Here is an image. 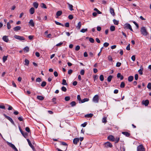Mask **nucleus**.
<instances>
[{"label": "nucleus", "mask_w": 151, "mask_h": 151, "mask_svg": "<svg viewBox=\"0 0 151 151\" xmlns=\"http://www.w3.org/2000/svg\"><path fill=\"white\" fill-rule=\"evenodd\" d=\"M140 32L141 34L144 36H146L148 34V32L145 27H142L141 28Z\"/></svg>", "instance_id": "f257e3e1"}, {"label": "nucleus", "mask_w": 151, "mask_h": 151, "mask_svg": "<svg viewBox=\"0 0 151 151\" xmlns=\"http://www.w3.org/2000/svg\"><path fill=\"white\" fill-rule=\"evenodd\" d=\"M104 145V147L106 148H108L109 147L111 148L113 146L112 144L109 142L105 143Z\"/></svg>", "instance_id": "f03ea898"}, {"label": "nucleus", "mask_w": 151, "mask_h": 151, "mask_svg": "<svg viewBox=\"0 0 151 151\" xmlns=\"http://www.w3.org/2000/svg\"><path fill=\"white\" fill-rule=\"evenodd\" d=\"M137 151H145V149L142 145H139L137 148Z\"/></svg>", "instance_id": "7ed1b4c3"}, {"label": "nucleus", "mask_w": 151, "mask_h": 151, "mask_svg": "<svg viewBox=\"0 0 151 151\" xmlns=\"http://www.w3.org/2000/svg\"><path fill=\"white\" fill-rule=\"evenodd\" d=\"M14 37L16 39L20 40H25V38L24 37L17 35H14Z\"/></svg>", "instance_id": "20e7f679"}, {"label": "nucleus", "mask_w": 151, "mask_h": 151, "mask_svg": "<svg viewBox=\"0 0 151 151\" xmlns=\"http://www.w3.org/2000/svg\"><path fill=\"white\" fill-rule=\"evenodd\" d=\"M93 101L95 103H98L99 101V96L98 95H95L93 97Z\"/></svg>", "instance_id": "39448f33"}, {"label": "nucleus", "mask_w": 151, "mask_h": 151, "mask_svg": "<svg viewBox=\"0 0 151 151\" xmlns=\"http://www.w3.org/2000/svg\"><path fill=\"white\" fill-rule=\"evenodd\" d=\"M7 143L10 147L12 148L13 149H14L16 151H18L17 149L13 144L8 142H7Z\"/></svg>", "instance_id": "423d86ee"}, {"label": "nucleus", "mask_w": 151, "mask_h": 151, "mask_svg": "<svg viewBox=\"0 0 151 151\" xmlns=\"http://www.w3.org/2000/svg\"><path fill=\"white\" fill-rule=\"evenodd\" d=\"M124 26L126 28L130 29L131 31H133L131 25L127 23L125 24Z\"/></svg>", "instance_id": "0eeeda50"}, {"label": "nucleus", "mask_w": 151, "mask_h": 151, "mask_svg": "<svg viewBox=\"0 0 151 151\" xmlns=\"http://www.w3.org/2000/svg\"><path fill=\"white\" fill-rule=\"evenodd\" d=\"M4 116H5V117L8 120H9L11 122V123L12 124H13V125H15V124H14V121H13V120H12V119L9 116H6V114H4Z\"/></svg>", "instance_id": "6e6552de"}, {"label": "nucleus", "mask_w": 151, "mask_h": 151, "mask_svg": "<svg viewBox=\"0 0 151 151\" xmlns=\"http://www.w3.org/2000/svg\"><path fill=\"white\" fill-rule=\"evenodd\" d=\"M19 129L20 132H21V134H22V135L24 137L26 138V137H27V134L26 132L24 133L20 127H19Z\"/></svg>", "instance_id": "1a4fd4ad"}, {"label": "nucleus", "mask_w": 151, "mask_h": 151, "mask_svg": "<svg viewBox=\"0 0 151 151\" xmlns=\"http://www.w3.org/2000/svg\"><path fill=\"white\" fill-rule=\"evenodd\" d=\"M107 138L109 140L112 141H114L115 140V138L114 136L112 135H110L108 136Z\"/></svg>", "instance_id": "9d476101"}, {"label": "nucleus", "mask_w": 151, "mask_h": 151, "mask_svg": "<svg viewBox=\"0 0 151 151\" xmlns=\"http://www.w3.org/2000/svg\"><path fill=\"white\" fill-rule=\"evenodd\" d=\"M79 139L78 138H74L73 139V142L74 144L77 145L78 142H79Z\"/></svg>", "instance_id": "9b49d317"}, {"label": "nucleus", "mask_w": 151, "mask_h": 151, "mask_svg": "<svg viewBox=\"0 0 151 151\" xmlns=\"http://www.w3.org/2000/svg\"><path fill=\"white\" fill-rule=\"evenodd\" d=\"M27 142L28 143V144L29 145V146L32 148L34 150V147L33 146V145H32V144L31 143V142L29 140L27 139Z\"/></svg>", "instance_id": "f8f14e48"}, {"label": "nucleus", "mask_w": 151, "mask_h": 151, "mask_svg": "<svg viewBox=\"0 0 151 151\" xmlns=\"http://www.w3.org/2000/svg\"><path fill=\"white\" fill-rule=\"evenodd\" d=\"M110 12L111 14L113 16L115 15V13L114 9L112 7H110Z\"/></svg>", "instance_id": "ddd939ff"}, {"label": "nucleus", "mask_w": 151, "mask_h": 151, "mask_svg": "<svg viewBox=\"0 0 151 151\" xmlns=\"http://www.w3.org/2000/svg\"><path fill=\"white\" fill-rule=\"evenodd\" d=\"M62 14V12L61 11H58L56 14V15L57 17L56 18H58V17L60 16Z\"/></svg>", "instance_id": "4468645a"}, {"label": "nucleus", "mask_w": 151, "mask_h": 151, "mask_svg": "<svg viewBox=\"0 0 151 151\" xmlns=\"http://www.w3.org/2000/svg\"><path fill=\"white\" fill-rule=\"evenodd\" d=\"M21 29V27L19 26H16V27H14V28H13L14 30L15 31H16V32L18 30H20Z\"/></svg>", "instance_id": "2eb2a0df"}, {"label": "nucleus", "mask_w": 151, "mask_h": 151, "mask_svg": "<svg viewBox=\"0 0 151 151\" xmlns=\"http://www.w3.org/2000/svg\"><path fill=\"white\" fill-rule=\"evenodd\" d=\"M142 103L145 106H147L149 104V101L148 100H146L145 101H142Z\"/></svg>", "instance_id": "dca6fc26"}, {"label": "nucleus", "mask_w": 151, "mask_h": 151, "mask_svg": "<svg viewBox=\"0 0 151 151\" xmlns=\"http://www.w3.org/2000/svg\"><path fill=\"white\" fill-rule=\"evenodd\" d=\"M67 4L68 6V7L70 11H73L74 10L73 9V6L72 5L68 3H67Z\"/></svg>", "instance_id": "f3484780"}, {"label": "nucleus", "mask_w": 151, "mask_h": 151, "mask_svg": "<svg viewBox=\"0 0 151 151\" xmlns=\"http://www.w3.org/2000/svg\"><path fill=\"white\" fill-rule=\"evenodd\" d=\"M2 39L3 40L6 42H8L9 41V39L8 38V37L6 36H4L2 38Z\"/></svg>", "instance_id": "a211bd4d"}, {"label": "nucleus", "mask_w": 151, "mask_h": 151, "mask_svg": "<svg viewBox=\"0 0 151 151\" xmlns=\"http://www.w3.org/2000/svg\"><path fill=\"white\" fill-rule=\"evenodd\" d=\"M122 133L127 137H129L130 135V134L128 132H122Z\"/></svg>", "instance_id": "6ab92c4d"}, {"label": "nucleus", "mask_w": 151, "mask_h": 151, "mask_svg": "<svg viewBox=\"0 0 151 151\" xmlns=\"http://www.w3.org/2000/svg\"><path fill=\"white\" fill-rule=\"evenodd\" d=\"M81 26V22H79L78 24V25L76 26V28L78 29H80Z\"/></svg>", "instance_id": "aec40b11"}, {"label": "nucleus", "mask_w": 151, "mask_h": 151, "mask_svg": "<svg viewBox=\"0 0 151 151\" xmlns=\"http://www.w3.org/2000/svg\"><path fill=\"white\" fill-rule=\"evenodd\" d=\"M89 99L88 98H84V99L82 100L81 102H79V103H83L86 101H89Z\"/></svg>", "instance_id": "412c9836"}, {"label": "nucleus", "mask_w": 151, "mask_h": 151, "mask_svg": "<svg viewBox=\"0 0 151 151\" xmlns=\"http://www.w3.org/2000/svg\"><path fill=\"white\" fill-rule=\"evenodd\" d=\"M29 12L31 14H33L35 12V9L33 7H32L29 9Z\"/></svg>", "instance_id": "4be33fe9"}, {"label": "nucleus", "mask_w": 151, "mask_h": 151, "mask_svg": "<svg viewBox=\"0 0 151 151\" xmlns=\"http://www.w3.org/2000/svg\"><path fill=\"white\" fill-rule=\"evenodd\" d=\"M29 24L32 27H34L35 25V24L34 22L33 21L32 19H31L30 20L29 22Z\"/></svg>", "instance_id": "5701e85b"}, {"label": "nucleus", "mask_w": 151, "mask_h": 151, "mask_svg": "<svg viewBox=\"0 0 151 151\" xmlns=\"http://www.w3.org/2000/svg\"><path fill=\"white\" fill-rule=\"evenodd\" d=\"M37 99L40 100H43L44 99V97L41 96H37Z\"/></svg>", "instance_id": "b1692460"}, {"label": "nucleus", "mask_w": 151, "mask_h": 151, "mask_svg": "<svg viewBox=\"0 0 151 151\" xmlns=\"http://www.w3.org/2000/svg\"><path fill=\"white\" fill-rule=\"evenodd\" d=\"M133 78L134 77L133 76H130L128 77V81H129V82H131L133 81Z\"/></svg>", "instance_id": "393cba45"}, {"label": "nucleus", "mask_w": 151, "mask_h": 151, "mask_svg": "<svg viewBox=\"0 0 151 151\" xmlns=\"http://www.w3.org/2000/svg\"><path fill=\"white\" fill-rule=\"evenodd\" d=\"M93 114H87L85 115V117L87 118H91L92 117Z\"/></svg>", "instance_id": "a878e982"}, {"label": "nucleus", "mask_w": 151, "mask_h": 151, "mask_svg": "<svg viewBox=\"0 0 151 151\" xmlns=\"http://www.w3.org/2000/svg\"><path fill=\"white\" fill-rule=\"evenodd\" d=\"M70 104L72 107H73L76 105V103L75 101H73L70 102Z\"/></svg>", "instance_id": "bb28decb"}, {"label": "nucleus", "mask_w": 151, "mask_h": 151, "mask_svg": "<svg viewBox=\"0 0 151 151\" xmlns=\"http://www.w3.org/2000/svg\"><path fill=\"white\" fill-rule=\"evenodd\" d=\"M33 6L35 8H37L38 7L39 4H38L36 2H35L33 3Z\"/></svg>", "instance_id": "cd10ccee"}, {"label": "nucleus", "mask_w": 151, "mask_h": 151, "mask_svg": "<svg viewBox=\"0 0 151 151\" xmlns=\"http://www.w3.org/2000/svg\"><path fill=\"white\" fill-rule=\"evenodd\" d=\"M112 78L113 76H112L110 75L107 78V81L108 82H110L111 81Z\"/></svg>", "instance_id": "c85d7f7f"}, {"label": "nucleus", "mask_w": 151, "mask_h": 151, "mask_svg": "<svg viewBox=\"0 0 151 151\" xmlns=\"http://www.w3.org/2000/svg\"><path fill=\"white\" fill-rule=\"evenodd\" d=\"M62 84L64 85H67L68 84L66 82V80L64 79H63L62 80Z\"/></svg>", "instance_id": "c756f323"}, {"label": "nucleus", "mask_w": 151, "mask_h": 151, "mask_svg": "<svg viewBox=\"0 0 151 151\" xmlns=\"http://www.w3.org/2000/svg\"><path fill=\"white\" fill-rule=\"evenodd\" d=\"M141 69H140L138 70L139 73L140 75H142L143 74L142 72V70L143 69V68L142 67V66L141 67Z\"/></svg>", "instance_id": "7c9ffc66"}, {"label": "nucleus", "mask_w": 151, "mask_h": 151, "mask_svg": "<svg viewBox=\"0 0 151 151\" xmlns=\"http://www.w3.org/2000/svg\"><path fill=\"white\" fill-rule=\"evenodd\" d=\"M24 51H26V52H28L29 50V47L27 46H26L24 48Z\"/></svg>", "instance_id": "2f4dec72"}, {"label": "nucleus", "mask_w": 151, "mask_h": 151, "mask_svg": "<svg viewBox=\"0 0 151 151\" xmlns=\"http://www.w3.org/2000/svg\"><path fill=\"white\" fill-rule=\"evenodd\" d=\"M110 30L111 31H113L115 30V27L114 26L111 25L110 27Z\"/></svg>", "instance_id": "473e14b6"}, {"label": "nucleus", "mask_w": 151, "mask_h": 151, "mask_svg": "<svg viewBox=\"0 0 151 151\" xmlns=\"http://www.w3.org/2000/svg\"><path fill=\"white\" fill-rule=\"evenodd\" d=\"M113 22L114 24L117 25L119 24V21L116 20L115 19L113 20Z\"/></svg>", "instance_id": "72a5a7b5"}, {"label": "nucleus", "mask_w": 151, "mask_h": 151, "mask_svg": "<svg viewBox=\"0 0 151 151\" xmlns=\"http://www.w3.org/2000/svg\"><path fill=\"white\" fill-rule=\"evenodd\" d=\"M24 62H25V65L28 66L29 63V60L27 59H25Z\"/></svg>", "instance_id": "f704fd0d"}, {"label": "nucleus", "mask_w": 151, "mask_h": 151, "mask_svg": "<svg viewBox=\"0 0 151 151\" xmlns=\"http://www.w3.org/2000/svg\"><path fill=\"white\" fill-rule=\"evenodd\" d=\"M55 22L57 25L62 26L63 27L64 26V25L56 21H55Z\"/></svg>", "instance_id": "c9c22d12"}, {"label": "nucleus", "mask_w": 151, "mask_h": 151, "mask_svg": "<svg viewBox=\"0 0 151 151\" xmlns=\"http://www.w3.org/2000/svg\"><path fill=\"white\" fill-rule=\"evenodd\" d=\"M7 56H4L3 57V62L4 63L7 60Z\"/></svg>", "instance_id": "e433bc0d"}, {"label": "nucleus", "mask_w": 151, "mask_h": 151, "mask_svg": "<svg viewBox=\"0 0 151 151\" xmlns=\"http://www.w3.org/2000/svg\"><path fill=\"white\" fill-rule=\"evenodd\" d=\"M41 7L42 8H45V9H46L47 8V6L46 5L43 3H42L41 4Z\"/></svg>", "instance_id": "4c0bfd02"}, {"label": "nucleus", "mask_w": 151, "mask_h": 151, "mask_svg": "<svg viewBox=\"0 0 151 151\" xmlns=\"http://www.w3.org/2000/svg\"><path fill=\"white\" fill-rule=\"evenodd\" d=\"M87 30L88 29L87 28L85 29H82L81 30L80 32L82 33H84L87 32Z\"/></svg>", "instance_id": "58836bf2"}, {"label": "nucleus", "mask_w": 151, "mask_h": 151, "mask_svg": "<svg viewBox=\"0 0 151 151\" xmlns=\"http://www.w3.org/2000/svg\"><path fill=\"white\" fill-rule=\"evenodd\" d=\"M46 84V82L45 81H43L41 84V86L42 87H45Z\"/></svg>", "instance_id": "ea45409f"}, {"label": "nucleus", "mask_w": 151, "mask_h": 151, "mask_svg": "<svg viewBox=\"0 0 151 151\" xmlns=\"http://www.w3.org/2000/svg\"><path fill=\"white\" fill-rule=\"evenodd\" d=\"M124 86H125L124 83L123 82H122L120 84V87L121 88H123L124 87Z\"/></svg>", "instance_id": "a19ab883"}, {"label": "nucleus", "mask_w": 151, "mask_h": 151, "mask_svg": "<svg viewBox=\"0 0 151 151\" xmlns=\"http://www.w3.org/2000/svg\"><path fill=\"white\" fill-rule=\"evenodd\" d=\"M70 97L69 96H67L65 98V100L66 101H68L70 99Z\"/></svg>", "instance_id": "79ce46f5"}, {"label": "nucleus", "mask_w": 151, "mask_h": 151, "mask_svg": "<svg viewBox=\"0 0 151 151\" xmlns=\"http://www.w3.org/2000/svg\"><path fill=\"white\" fill-rule=\"evenodd\" d=\"M101 81H103L104 80V76L102 75H101L99 77Z\"/></svg>", "instance_id": "37998d69"}, {"label": "nucleus", "mask_w": 151, "mask_h": 151, "mask_svg": "<svg viewBox=\"0 0 151 151\" xmlns=\"http://www.w3.org/2000/svg\"><path fill=\"white\" fill-rule=\"evenodd\" d=\"M7 29H10L11 28V26L10 25L9 22H8L7 24Z\"/></svg>", "instance_id": "c03bdc74"}, {"label": "nucleus", "mask_w": 151, "mask_h": 151, "mask_svg": "<svg viewBox=\"0 0 151 151\" xmlns=\"http://www.w3.org/2000/svg\"><path fill=\"white\" fill-rule=\"evenodd\" d=\"M89 41L91 42L92 43H93L94 42V40L91 37L89 38Z\"/></svg>", "instance_id": "a18cd8bd"}, {"label": "nucleus", "mask_w": 151, "mask_h": 151, "mask_svg": "<svg viewBox=\"0 0 151 151\" xmlns=\"http://www.w3.org/2000/svg\"><path fill=\"white\" fill-rule=\"evenodd\" d=\"M102 122L103 123H106L107 122L106 117L103 118L102 119Z\"/></svg>", "instance_id": "49530a36"}, {"label": "nucleus", "mask_w": 151, "mask_h": 151, "mask_svg": "<svg viewBox=\"0 0 151 151\" xmlns=\"http://www.w3.org/2000/svg\"><path fill=\"white\" fill-rule=\"evenodd\" d=\"M147 87L149 89L151 90V83H148Z\"/></svg>", "instance_id": "de8ad7c7"}, {"label": "nucleus", "mask_w": 151, "mask_h": 151, "mask_svg": "<svg viewBox=\"0 0 151 151\" xmlns=\"http://www.w3.org/2000/svg\"><path fill=\"white\" fill-rule=\"evenodd\" d=\"M61 89L64 92H66L67 91L66 88L64 86H63Z\"/></svg>", "instance_id": "09e8293b"}, {"label": "nucleus", "mask_w": 151, "mask_h": 151, "mask_svg": "<svg viewBox=\"0 0 151 151\" xmlns=\"http://www.w3.org/2000/svg\"><path fill=\"white\" fill-rule=\"evenodd\" d=\"M119 137H116V139H115L114 141L115 142V143H117L119 141Z\"/></svg>", "instance_id": "8fccbe9b"}, {"label": "nucleus", "mask_w": 151, "mask_h": 151, "mask_svg": "<svg viewBox=\"0 0 151 151\" xmlns=\"http://www.w3.org/2000/svg\"><path fill=\"white\" fill-rule=\"evenodd\" d=\"M94 10L97 12L98 14H101V12L99 11L97 8H95L94 9Z\"/></svg>", "instance_id": "3c124183"}, {"label": "nucleus", "mask_w": 151, "mask_h": 151, "mask_svg": "<svg viewBox=\"0 0 151 151\" xmlns=\"http://www.w3.org/2000/svg\"><path fill=\"white\" fill-rule=\"evenodd\" d=\"M85 73V71L84 70L82 69L81 70L80 72V73L81 75H83Z\"/></svg>", "instance_id": "603ef678"}, {"label": "nucleus", "mask_w": 151, "mask_h": 151, "mask_svg": "<svg viewBox=\"0 0 151 151\" xmlns=\"http://www.w3.org/2000/svg\"><path fill=\"white\" fill-rule=\"evenodd\" d=\"M77 99L78 101H79V102H81V99L80 97V95H78L77 96Z\"/></svg>", "instance_id": "864d4df0"}, {"label": "nucleus", "mask_w": 151, "mask_h": 151, "mask_svg": "<svg viewBox=\"0 0 151 151\" xmlns=\"http://www.w3.org/2000/svg\"><path fill=\"white\" fill-rule=\"evenodd\" d=\"M61 144L65 146H66V149L67 148V144L65 142H61Z\"/></svg>", "instance_id": "5fc2aeb1"}, {"label": "nucleus", "mask_w": 151, "mask_h": 151, "mask_svg": "<svg viewBox=\"0 0 151 151\" xmlns=\"http://www.w3.org/2000/svg\"><path fill=\"white\" fill-rule=\"evenodd\" d=\"M109 43L108 42H105L104 44V46L105 47H107L109 45Z\"/></svg>", "instance_id": "6e6d98bb"}, {"label": "nucleus", "mask_w": 151, "mask_h": 151, "mask_svg": "<svg viewBox=\"0 0 151 151\" xmlns=\"http://www.w3.org/2000/svg\"><path fill=\"white\" fill-rule=\"evenodd\" d=\"M68 18L70 19H72L73 18V17L72 15L70 14L69 15Z\"/></svg>", "instance_id": "4d7b16f0"}, {"label": "nucleus", "mask_w": 151, "mask_h": 151, "mask_svg": "<svg viewBox=\"0 0 151 151\" xmlns=\"http://www.w3.org/2000/svg\"><path fill=\"white\" fill-rule=\"evenodd\" d=\"M42 81L41 79L40 78H38L36 79V81L37 82H40Z\"/></svg>", "instance_id": "13d9d810"}, {"label": "nucleus", "mask_w": 151, "mask_h": 151, "mask_svg": "<svg viewBox=\"0 0 151 151\" xmlns=\"http://www.w3.org/2000/svg\"><path fill=\"white\" fill-rule=\"evenodd\" d=\"M121 65V63L119 62H117L116 65V66L117 67H119Z\"/></svg>", "instance_id": "bf43d9fd"}, {"label": "nucleus", "mask_w": 151, "mask_h": 151, "mask_svg": "<svg viewBox=\"0 0 151 151\" xmlns=\"http://www.w3.org/2000/svg\"><path fill=\"white\" fill-rule=\"evenodd\" d=\"M73 72V71L72 70L70 69L68 70V73L69 75H71L72 73Z\"/></svg>", "instance_id": "052dcab7"}, {"label": "nucleus", "mask_w": 151, "mask_h": 151, "mask_svg": "<svg viewBox=\"0 0 151 151\" xmlns=\"http://www.w3.org/2000/svg\"><path fill=\"white\" fill-rule=\"evenodd\" d=\"M56 99L55 98H53L52 99V101L54 104H56V103L55 101Z\"/></svg>", "instance_id": "680f3d73"}, {"label": "nucleus", "mask_w": 151, "mask_h": 151, "mask_svg": "<svg viewBox=\"0 0 151 151\" xmlns=\"http://www.w3.org/2000/svg\"><path fill=\"white\" fill-rule=\"evenodd\" d=\"M80 49V47L79 45L77 46L75 48V50L76 51Z\"/></svg>", "instance_id": "e2e57ef3"}, {"label": "nucleus", "mask_w": 151, "mask_h": 151, "mask_svg": "<svg viewBox=\"0 0 151 151\" xmlns=\"http://www.w3.org/2000/svg\"><path fill=\"white\" fill-rule=\"evenodd\" d=\"M87 125V123L86 122H85L83 124H81V126L83 127H85Z\"/></svg>", "instance_id": "0e129e2a"}, {"label": "nucleus", "mask_w": 151, "mask_h": 151, "mask_svg": "<svg viewBox=\"0 0 151 151\" xmlns=\"http://www.w3.org/2000/svg\"><path fill=\"white\" fill-rule=\"evenodd\" d=\"M138 76L137 74H136L134 76L135 79L136 80H137L138 79Z\"/></svg>", "instance_id": "69168bd1"}, {"label": "nucleus", "mask_w": 151, "mask_h": 151, "mask_svg": "<svg viewBox=\"0 0 151 151\" xmlns=\"http://www.w3.org/2000/svg\"><path fill=\"white\" fill-rule=\"evenodd\" d=\"M25 130L27 132H30V130L29 128V127H26Z\"/></svg>", "instance_id": "338daca9"}, {"label": "nucleus", "mask_w": 151, "mask_h": 151, "mask_svg": "<svg viewBox=\"0 0 151 151\" xmlns=\"http://www.w3.org/2000/svg\"><path fill=\"white\" fill-rule=\"evenodd\" d=\"M131 59L133 61H134L135 60V55H133L131 57Z\"/></svg>", "instance_id": "774afa93"}]
</instances>
